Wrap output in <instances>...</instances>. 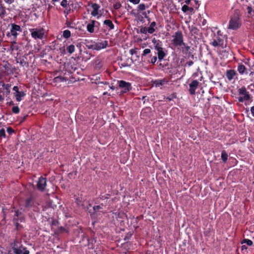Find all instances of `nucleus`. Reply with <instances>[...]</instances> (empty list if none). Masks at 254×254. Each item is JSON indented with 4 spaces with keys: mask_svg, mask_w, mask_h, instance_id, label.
<instances>
[{
    "mask_svg": "<svg viewBox=\"0 0 254 254\" xmlns=\"http://www.w3.org/2000/svg\"><path fill=\"white\" fill-rule=\"evenodd\" d=\"M152 42L153 44V48L152 49L155 50V54L157 56L151 55L148 62L150 64H155L157 59H158V61L160 62L164 60L168 55V51L166 49L163 48V43L159 40H156L154 38L152 39Z\"/></svg>",
    "mask_w": 254,
    "mask_h": 254,
    "instance_id": "nucleus-1",
    "label": "nucleus"
},
{
    "mask_svg": "<svg viewBox=\"0 0 254 254\" xmlns=\"http://www.w3.org/2000/svg\"><path fill=\"white\" fill-rule=\"evenodd\" d=\"M241 17L240 11L238 9H235L229 22L228 28L233 30L239 29L242 25Z\"/></svg>",
    "mask_w": 254,
    "mask_h": 254,
    "instance_id": "nucleus-2",
    "label": "nucleus"
},
{
    "mask_svg": "<svg viewBox=\"0 0 254 254\" xmlns=\"http://www.w3.org/2000/svg\"><path fill=\"white\" fill-rule=\"evenodd\" d=\"M10 213H14L12 216V223L15 227V229L16 231L20 230L22 228V226L19 223L24 222L25 221V217L24 215L19 210H14L13 208L9 210Z\"/></svg>",
    "mask_w": 254,
    "mask_h": 254,
    "instance_id": "nucleus-3",
    "label": "nucleus"
},
{
    "mask_svg": "<svg viewBox=\"0 0 254 254\" xmlns=\"http://www.w3.org/2000/svg\"><path fill=\"white\" fill-rule=\"evenodd\" d=\"M39 205V203L36 201L35 197L33 195L27 197L25 200L24 206L28 210L33 207V211L38 212L40 210Z\"/></svg>",
    "mask_w": 254,
    "mask_h": 254,
    "instance_id": "nucleus-4",
    "label": "nucleus"
},
{
    "mask_svg": "<svg viewBox=\"0 0 254 254\" xmlns=\"http://www.w3.org/2000/svg\"><path fill=\"white\" fill-rule=\"evenodd\" d=\"M173 40H172V44L175 47H179L182 45L184 42V36L181 31H177L173 36Z\"/></svg>",
    "mask_w": 254,
    "mask_h": 254,
    "instance_id": "nucleus-5",
    "label": "nucleus"
},
{
    "mask_svg": "<svg viewBox=\"0 0 254 254\" xmlns=\"http://www.w3.org/2000/svg\"><path fill=\"white\" fill-rule=\"evenodd\" d=\"M118 87L121 89L120 95H123L129 92L132 89L131 84L130 82L125 80H121L118 81Z\"/></svg>",
    "mask_w": 254,
    "mask_h": 254,
    "instance_id": "nucleus-6",
    "label": "nucleus"
},
{
    "mask_svg": "<svg viewBox=\"0 0 254 254\" xmlns=\"http://www.w3.org/2000/svg\"><path fill=\"white\" fill-rule=\"evenodd\" d=\"M31 36L34 39L42 40L45 34L44 30L42 28L29 29Z\"/></svg>",
    "mask_w": 254,
    "mask_h": 254,
    "instance_id": "nucleus-7",
    "label": "nucleus"
},
{
    "mask_svg": "<svg viewBox=\"0 0 254 254\" xmlns=\"http://www.w3.org/2000/svg\"><path fill=\"white\" fill-rule=\"evenodd\" d=\"M5 72L7 74L12 75L15 74V77L17 76V75L19 74L17 68L15 66H12L8 62H6V63L3 66Z\"/></svg>",
    "mask_w": 254,
    "mask_h": 254,
    "instance_id": "nucleus-8",
    "label": "nucleus"
},
{
    "mask_svg": "<svg viewBox=\"0 0 254 254\" xmlns=\"http://www.w3.org/2000/svg\"><path fill=\"white\" fill-rule=\"evenodd\" d=\"M21 31L22 29L19 25L14 23H11L10 33H8L7 36L8 37L13 36L14 37H16L18 34L17 32H21Z\"/></svg>",
    "mask_w": 254,
    "mask_h": 254,
    "instance_id": "nucleus-9",
    "label": "nucleus"
},
{
    "mask_svg": "<svg viewBox=\"0 0 254 254\" xmlns=\"http://www.w3.org/2000/svg\"><path fill=\"white\" fill-rule=\"evenodd\" d=\"M212 40L210 42V44L214 47L221 46L223 44V40L219 36H216L215 33H214Z\"/></svg>",
    "mask_w": 254,
    "mask_h": 254,
    "instance_id": "nucleus-10",
    "label": "nucleus"
},
{
    "mask_svg": "<svg viewBox=\"0 0 254 254\" xmlns=\"http://www.w3.org/2000/svg\"><path fill=\"white\" fill-rule=\"evenodd\" d=\"M225 76L229 81L238 79V73L234 69L227 70L225 72Z\"/></svg>",
    "mask_w": 254,
    "mask_h": 254,
    "instance_id": "nucleus-11",
    "label": "nucleus"
},
{
    "mask_svg": "<svg viewBox=\"0 0 254 254\" xmlns=\"http://www.w3.org/2000/svg\"><path fill=\"white\" fill-rule=\"evenodd\" d=\"M47 184V179L43 177H40L37 183V187L38 190L43 191L45 190Z\"/></svg>",
    "mask_w": 254,
    "mask_h": 254,
    "instance_id": "nucleus-12",
    "label": "nucleus"
},
{
    "mask_svg": "<svg viewBox=\"0 0 254 254\" xmlns=\"http://www.w3.org/2000/svg\"><path fill=\"white\" fill-rule=\"evenodd\" d=\"M108 46V42L106 40L102 42L96 43L91 45V48L95 50H100L102 49L106 48Z\"/></svg>",
    "mask_w": 254,
    "mask_h": 254,
    "instance_id": "nucleus-13",
    "label": "nucleus"
},
{
    "mask_svg": "<svg viewBox=\"0 0 254 254\" xmlns=\"http://www.w3.org/2000/svg\"><path fill=\"white\" fill-rule=\"evenodd\" d=\"M199 85V82L197 80H193L189 84V92L191 95H194L195 93V90L198 88Z\"/></svg>",
    "mask_w": 254,
    "mask_h": 254,
    "instance_id": "nucleus-14",
    "label": "nucleus"
},
{
    "mask_svg": "<svg viewBox=\"0 0 254 254\" xmlns=\"http://www.w3.org/2000/svg\"><path fill=\"white\" fill-rule=\"evenodd\" d=\"M177 48L178 49L181 51L184 54H189V55L191 54V53L190 52V46H188L185 42L182 44V45Z\"/></svg>",
    "mask_w": 254,
    "mask_h": 254,
    "instance_id": "nucleus-15",
    "label": "nucleus"
},
{
    "mask_svg": "<svg viewBox=\"0 0 254 254\" xmlns=\"http://www.w3.org/2000/svg\"><path fill=\"white\" fill-rule=\"evenodd\" d=\"M13 254H29V251L26 248L21 247L18 248H13Z\"/></svg>",
    "mask_w": 254,
    "mask_h": 254,
    "instance_id": "nucleus-16",
    "label": "nucleus"
},
{
    "mask_svg": "<svg viewBox=\"0 0 254 254\" xmlns=\"http://www.w3.org/2000/svg\"><path fill=\"white\" fill-rule=\"evenodd\" d=\"M103 25L108 31L113 30L115 28V25L112 20L110 19H106L103 21Z\"/></svg>",
    "mask_w": 254,
    "mask_h": 254,
    "instance_id": "nucleus-17",
    "label": "nucleus"
},
{
    "mask_svg": "<svg viewBox=\"0 0 254 254\" xmlns=\"http://www.w3.org/2000/svg\"><path fill=\"white\" fill-rule=\"evenodd\" d=\"M238 92L240 95H244V99H245L246 101H248L250 99V95L245 87H242L239 89Z\"/></svg>",
    "mask_w": 254,
    "mask_h": 254,
    "instance_id": "nucleus-18",
    "label": "nucleus"
},
{
    "mask_svg": "<svg viewBox=\"0 0 254 254\" xmlns=\"http://www.w3.org/2000/svg\"><path fill=\"white\" fill-rule=\"evenodd\" d=\"M86 29L90 33L95 32V20H90V22L87 25Z\"/></svg>",
    "mask_w": 254,
    "mask_h": 254,
    "instance_id": "nucleus-19",
    "label": "nucleus"
},
{
    "mask_svg": "<svg viewBox=\"0 0 254 254\" xmlns=\"http://www.w3.org/2000/svg\"><path fill=\"white\" fill-rule=\"evenodd\" d=\"M54 232L55 234L57 235L63 234L64 233H68L69 232L68 230L66 228L62 226L58 227L57 228L54 229Z\"/></svg>",
    "mask_w": 254,
    "mask_h": 254,
    "instance_id": "nucleus-20",
    "label": "nucleus"
},
{
    "mask_svg": "<svg viewBox=\"0 0 254 254\" xmlns=\"http://www.w3.org/2000/svg\"><path fill=\"white\" fill-rule=\"evenodd\" d=\"M151 113V108L150 107H146L141 111L140 116L143 117H149Z\"/></svg>",
    "mask_w": 254,
    "mask_h": 254,
    "instance_id": "nucleus-21",
    "label": "nucleus"
},
{
    "mask_svg": "<svg viewBox=\"0 0 254 254\" xmlns=\"http://www.w3.org/2000/svg\"><path fill=\"white\" fill-rule=\"evenodd\" d=\"M93 11L91 12V15L93 16H97L99 13V9L100 7L99 4L96 3H93L92 5Z\"/></svg>",
    "mask_w": 254,
    "mask_h": 254,
    "instance_id": "nucleus-22",
    "label": "nucleus"
},
{
    "mask_svg": "<svg viewBox=\"0 0 254 254\" xmlns=\"http://www.w3.org/2000/svg\"><path fill=\"white\" fill-rule=\"evenodd\" d=\"M237 70L239 73L241 75L248 73L247 68L242 64H239Z\"/></svg>",
    "mask_w": 254,
    "mask_h": 254,
    "instance_id": "nucleus-23",
    "label": "nucleus"
},
{
    "mask_svg": "<svg viewBox=\"0 0 254 254\" xmlns=\"http://www.w3.org/2000/svg\"><path fill=\"white\" fill-rule=\"evenodd\" d=\"M156 23L155 21L152 22L149 26L147 27L148 33L153 34L155 31V27H156Z\"/></svg>",
    "mask_w": 254,
    "mask_h": 254,
    "instance_id": "nucleus-24",
    "label": "nucleus"
},
{
    "mask_svg": "<svg viewBox=\"0 0 254 254\" xmlns=\"http://www.w3.org/2000/svg\"><path fill=\"white\" fill-rule=\"evenodd\" d=\"M25 59H26L25 57H22V58H20L18 60H19V61L18 60H16L17 63H19L21 66H26L28 67L29 66V64L27 62H26L25 60Z\"/></svg>",
    "mask_w": 254,
    "mask_h": 254,
    "instance_id": "nucleus-25",
    "label": "nucleus"
},
{
    "mask_svg": "<svg viewBox=\"0 0 254 254\" xmlns=\"http://www.w3.org/2000/svg\"><path fill=\"white\" fill-rule=\"evenodd\" d=\"M26 95V93L24 91H20L17 95H15L16 100L17 102H20L22 100V98Z\"/></svg>",
    "mask_w": 254,
    "mask_h": 254,
    "instance_id": "nucleus-26",
    "label": "nucleus"
},
{
    "mask_svg": "<svg viewBox=\"0 0 254 254\" xmlns=\"http://www.w3.org/2000/svg\"><path fill=\"white\" fill-rule=\"evenodd\" d=\"M2 85L4 88V92L6 95H9L10 90V88L11 87V84H5L4 82H2Z\"/></svg>",
    "mask_w": 254,
    "mask_h": 254,
    "instance_id": "nucleus-27",
    "label": "nucleus"
},
{
    "mask_svg": "<svg viewBox=\"0 0 254 254\" xmlns=\"http://www.w3.org/2000/svg\"><path fill=\"white\" fill-rule=\"evenodd\" d=\"M167 82V81L164 79H157L155 80L154 82V84L156 86H160L164 85Z\"/></svg>",
    "mask_w": 254,
    "mask_h": 254,
    "instance_id": "nucleus-28",
    "label": "nucleus"
},
{
    "mask_svg": "<svg viewBox=\"0 0 254 254\" xmlns=\"http://www.w3.org/2000/svg\"><path fill=\"white\" fill-rule=\"evenodd\" d=\"M247 10L248 14V17L252 18L254 17V9H253L251 6H248L247 7Z\"/></svg>",
    "mask_w": 254,
    "mask_h": 254,
    "instance_id": "nucleus-29",
    "label": "nucleus"
},
{
    "mask_svg": "<svg viewBox=\"0 0 254 254\" xmlns=\"http://www.w3.org/2000/svg\"><path fill=\"white\" fill-rule=\"evenodd\" d=\"M6 14L5 7L2 5H0V17L3 18Z\"/></svg>",
    "mask_w": 254,
    "mask_h": 254,
    "instance_id": "nucleus-30",
    "label": "nucleus"
},
{
    "mask_svg": "<svg viewBox=\"0 0 254 254\" xmlns=\"http://www.w3.org/2000/svg\"><path fill=\"white\" fill-rule=\"evenodd\" d=\"M107 205V203H101L99 205H95L94 207H93V210L95 211V212H96L100 209H103V207H105Z\"/></svg>",
    "mask_w": 254,
    "mask_h": 254,
    "instance_id": "nucleus-31",
    "label": "nucleus"
},
{
    "mask_svg": "<svg viewBox=\"0 0 254 254\" xmlns=\"http://www.w3.org/2000/svg\"><path fill=\"white\" fill-rule=\"evenodd\" d=\"M147 7H148V6L143 3H139L137 7V10L138 11H142L145 10Z\"/></svg>",
    "mask_w": 254,
    "mask_h": 254,
    "instance_id": "nucleus-32",
    "label": "nucleus"
},
{
    "mask_svg": "<svg viewBox=\"0 0 254 254\" xmlns=\"http://www.w3.org/2000/svg\"><path fill=\"white\" fill-rule=\"evenodd\" d=\"M221 159L224 163H226L228 160V154L225 150H223L221 152Z\"/></svg>",
    "mask_w": 254,
    "mask_h": 254,
    "instance_id": "nucleus-33",
    "label": "nucleus"
},
{
    "mask_svg": "<svg viewBox=\"0 0 254 254\" xmlns=\"http://www.w3.org/2000/svg\"><path fill=\"white\" fill-rule=\"evenodd\" d=\"M68 53L70 54H72L75 51V46L73 44H71L66 47Z\"/></svg>",
    "mask_w": 254,
    "mask_h": 254,
    "instance_id": "nucleus-34",
    "label": "nucleus"
},
{
    "mask_svg": "<svg viewBox=\"0 0 254 254\" xmlns=\"http://www.w3.org/2000/svg\"><path fill=\"white\" fill-rule=\"evenodd\" d=\"M63 36L65 39H68L71 36V32L68 30H65L63 31Z\"/></svg>",
    "mask_w": 254,
    "mask_h": 254,
    "instance_id": "nucleus-35",
    "label": "nucleus"
},
{
    "mask_svg": "<svg viewBox=\"0 0 254 254\" xmlns=\"http://www.w3.org/2000/svg\"><path fill=\"white\" fill-rule=\"evenodd\" d=\"M54 80L56 82H62V81H66L68 79L66 77H63L62 76H59L54 78Z\"/></svg>",
    "mask_w": 254,
    "mask_h": 254,
    "instance_id": "nucleus-36",
    "label": "nucleus"
},
{
    "mask_svg": "<svg viewBox=\"0 0 254 254\" xmlns=\"http://www.w3.org/2000/svg\"><path fill=\"white\" fill-rule=\"evenodd\" d=\"M11 111L13 113L17 114L20 112V109L17 106H13L11 109Z\"/></svg>",
    "mask_w": 254,
    "mask_h": 254,
    "instance_id": "nucleus-37",
    "label": "nucleus"
},
{
    "mask_svg": "<svg viewBox=\"0 0 254 254\" xmlns=\"http://www.w3.org/2000/svg\"><path fill=\"white\" fill-rule=\"evenodd\" d=\"M102 66V64L99 60H96L95 62V68H100Z\"/></svg>",
    "mask_w": 254,
    "mask_h": 254,
    "instance_id": "nucleus-38",
    "label": "nucleus"
},
{
    "mask_svg": "<svg viewBox=\"0 0 254 254\" xmlns=\"http://www.w3.org/2000/svg\"><path fill=\"white\" fill-rule=\"evenodd\" d=\"M59 224V222L58 221H57V220H55V219H54L52 220V230H54V229H55L56 228H54V226H58Z\"/></svg>",
    "mask_w": 254,
    "mask_h": 254,
    "instance_id": "nucleus-39",
    "label": "nucleus"
},
{
    "mask_svg": "<svg viewBox=\"0 0 254 254\" xmlns=\"http://www.w3.org/2000/svg\"><path fill=\"white\" fill-rule=\"evenodd\" d=\"M110 196V194L107 193L104 195L101 194L99 196V199L101 200H105L108 199Z\"/></svg>",
    "mask_w": 254,
    "mask_h": 254,
    "instance_id": "nucleus-40",
    "label": "nucleus"
},
{
    "mask_svg": "<svg viewBox=\"0 0 254 254\" xmlns=\"http://www.w3.org/2000/svg\"><path fill=\"white\" fill-rule=\"evenodd\" d=\"M246 243L248 246H252L253 244V242L249 239H244L242 241V244Z\"/></svg>",
    "mask_w": 254,
    "mask_h": 254,
    "instance_id": "nucleus-41",
    "label": "nucleus"
},
{
    "mask_svg": "<svg viewBox=\"0 0 254 254\" xmlns=\"http://www.w3.org/2000/svg\"><path fill=\"white\" fill-rule=\"evenodd\" d=\"M65 25L66 26V27L67 28H74V27L72 26V22L70 21L69 20H68V19H67L65 21Z\"/></svg>",
    "mask_w": 254,
    "mask_h": 254,
    "instance_id": "nucleus-42",
    "label": "nucleus"
},
{
    "mask_svg": "<svg viewBox=\"0 0 254 254\" xmlns=\"http://www.w3.org/2000/svg\"><path fill=\"white\" fill-rule=\"evenodd\" d=\"M151 53V50L149 49H145L143 50L142 54V57H145Z\"/></svg>",
    "mask_w": 254,
    "mask_h": 254,
    "instance_id": "nucleus-43",
    "label": "nucleus"
},
{
    "mask_svg": "<svg viewBox=\"0 0 254 254\" xmlns=\"http://www.w3.org/2000/svg\"><path fill=\"white\" fill-rule=\"evenodd\" d=\"M121 6L122 4L120 2H116L113 5L114 8L116 10L120 9Z\"/></svg>",
    "mask_w": 254,
    "mask_h": 254,
    "instance_id": "nucleus-44",
    "label": "nucleus"
},
{
    "mask_svg": "<svg viewBox=\"0 0 254 254\" xmlns=\"http://www.w3.org/2000/svg\"><path fill=\"white\" fill-rule=\"evenodd\" d=\"M140 32L142 34H147L148 33L147 27H141L140 29Z\"/></svg>",
    "mask_w": 254,
    "mask_h": 254,
    "instance_id": "nucleus-45",
    "label": "nucleus"
},
{
    "mask_svg": "<svg viewBox=\"0 0 254 254\" xmlns=\"http://www.w3.org/2000/svg\"><path fill=\"white\" fill-rule=\"evenodd\" d=\"M6 134L5 130L3 128H1L0 129V137H5Z\"/></svg>",
    "mask_w": 254,
    "mask_h": 254,
    "instance_id": "nucleus-46",
    "label": "nucleus"
},
{
    "mask_svg": "<svg viewBox=\"0 0 254 254\" xmlns=\"http://www.w3.org/2000/svg\"><path fill=\"white\" fill-rule=\"evenodd\" d=\"M61 5L62 7L64 8L66 7L67 5V0H63L61 2Z\"/></svg>",
    "mask_w": 254,
    "mask_h": 254,
    "instance_id": "nucleus-47",
    "label": "nucleus"
},
{
    "mask_svg": "<svg viewBox=\"0 0 254 254\" xmlns=\"http://www.w3.org/2000/svg\"><path fill=\"white\" fill-rule=\"evenodd\" d=\"M189 6H188L187 5H184L182 7V10L184 12H186L189 10Z\"/></svg>",
    "mask_w": 254,
    "mask_h": 254,
    "instance_id": "nucleus-48",
    "label": "nucleus"
},
{
    "mask_svg": "<svg viewBox=\"0 0 254 254\" xmlns=\"http://www.w3.org/2000/svg\"><path fill=\"white\" fill-rule=\"evenodd\" d=\"M249 76L251 77L250 81L254 82V71H251L249 74Z\"/></svg>",
    "mask_w": 254,
    "mask_h": 254,
    "instance_id": "nucleus-49",
    "label": "nucleus"
},
{
    "mask_svg": "<svg viewBox=\"0 0 254 254\" xmlns=\"http://www.w3.org/2000/svg\"><path fill=\"white\" fill-rule=\"evenodd\" d=\"M130 2L134 4H137L140 2V0H128Z\"/></svg>",
    "mask_w": 254,
    "mask_h": 254,
    "instance_id": "nucleus-50",
    "label": "nucleus"
},
{
    "mask_svg": "<svg viewBox=\"0 0 254 254\" xmlns=\"http://www.w3.org/2000/svg\"><path fill=\"white\" fill-rule=\"evenodd\" d=\"M100 25V23L98 21L95 20V29H96L98 30Z\"/></svg>",
    "mask_w": 254,
    "mask_h": 254,
    "instance_id": "nucleus-51",
    "label": "nucleus"
},
{
    "mask_svg": "<svg viewBox=\"0 0 254 254\" xmlns=\"http://www.w3.org/2000/svg\"><path fill=\"white\" fill-rule=\"evenodd\" d=\"M6 131L10 134L14 132V130L11 127H8L6 129Z\"/></svg>",
    "mask_w": 254,
    "mask_h": 254,
    "instance_id": "nucleus-52",
    "label": "nucleus"
},
{
    "mask_svg": "<svg viewBox=\"0 0 254 254\" xmlns=\"http://www.w3.org/2000/svg\"><path fill=\"white\" fill-rule=\"evenodd\" d=\"M129 54L131 55H133L136 53V50L134 49H131L129 50Z\"/></svg>",
    "mask_w": 254,
    "mask_h": 254,
    "instance_id": "nucleus-53",
    "label": "nucleus"
},
{
    "mask_svg": "<svg viewBox=\"0 0 254 254\" xmlns=\"http://www.w3.org/2000/svg\"><path fill=\"white\" fill-rule=\"evenodd\" d=\"M15 0H4V2L7 4H10L14 2Z\"/></svg>",
    "mask_w": 254,
    "mask_h": 254,
    "instance_id": "nucleus-54",
    "label": "nucleus"
},
{
    "mask_svg": "<svg viewBox=\"0 0 254 254\" xmlns=\"http://www.w3.org/2000/svg\"><path fill=\"white\" fill-rule=\"evenodd\" d=\"M77 205H79L81 204V200L80 198H77L75 201Z\"/></svg>",
    "mask_w": 254,
    "mask_h": 254,
    "instance_id": "nucleus-55",
    "label": "nucleus"
},
{
    "mask_svg": "<svg viewBox=\"0 0 254 254\" xmlns=\"http://www.w3.org/2000/svg\"><path fill=\"white\" fill-rule=\"evenodd\" d=\"M7 210L6 209H2V211H3V219H5L6 218V213H7V212L6 211Z\"/></svg>",
    "mask_w": 254,
    "mask_h": 254,
    "instance_id": "nucleus-56",
    "label": "nucleus"
},
{
    "mask_svg": "<svg viewBox=\"0 0 254 254\" xmlns=\"http://www.w3.org/2000/svg\"><path fill=\"white\" fill-rule=\"evenodd\" d=\"M193 64V62L192 61H190L187 63V64L189 66H191Z\"/></svg>",
    "mask_w": 254,
    "mask_h": 254,
    "instance_id": "nucleus-57",
    "label": "nucleus"
},
{
    "mask_svg": "<svg viewBox=\"0 0 254 254\" xmlns=\"http://www.w3.org/2000/svg\"><path fill=\"white\" fill-rule=\"evenodd\" d=\"M238 100L240 102H243L244 100H245V99H244V97H240L238 98Z\"/></svg>",
    "mask_w": 254,
    "mask_h": 254,
    "instance_id": "nucleus-58",
    "label": "nucleus"
},
{
    "mask_svg": "<svg viewBox=\"0 0 254 254\" xmlns=\"http://www.w3.org/2000/svg\"><path fill=\"white\" fill-rule=\"evenodd\" d=\"M251 112L253 116L254 117V106L251 107Z\"/></svg>",
    "mask_w": 254,
    "mask_h": 254,
    "instance_id": "nucleus-59",
    "label": "nucleus"
},
{
    "mask_svg": "<svg viewBox=\"0 0 254 254\" xmlns=\"http://www.w3.org/2000/svg\"><path fill=\"white\" fill-rule=\"evenodd\" d=\"M206 23H207V21H206V19H203V20H202V22H201L202 25V26H204V25H205L206 24Z\"/></svg>",
    "mask_w": 254,
    "mask_h": 254,
    "instance_id": "nucleus-60",
    "label": "nucleus"
},
{
    "mask_svg": "<svg viewBox=\"0 0 254 254\" xmlns=\"http://www.w3.org/2000/svg\"><path fill=\"white\" fill-rule=\"evenodd\" d=\"M13 90L15 92H16L18 90H19V88L17 86H14L13 87Z\"/></svg>",
    "mask_w": 254,
    "mask_h": 254,
    "instance_id": "nucleus-61",
    "label": "nucleus"
},
{
    "mask_svg": "<svg viewBox=\"0 0 254 254\" xmlns=\"http://www.w3.org/2000/svg\"><path fill=\"white\" fill-rule=\"evenodd\" d=\"M142 14L144 16V17L146 18H147L148 19V21H150V18L147 16V13L146 12H144L142 13Z\"/></svg>",
    "mask_w": 254,
    "mask_h": 254,
    "instance_id": "nucleus-62",
    "label": "nucleus"
},
{
    "mask_svg": "<svg viewBox=\"0 0 254 254\" xmlns=\"http://www.w3.org/2000/svg\"><path fill=\"white\" fill-rule=\"evenodd\" d=\"M192 31L194 32V33H195V34H197V31H198V29H197L196 28L194 27V28L192 29Z\"/></svg>",
    "mask_w": 254,
    "mask_h": 254,
    "instance_id": "nucleus-63",
    "label": "nucleus"
},
{
    "mask_svg": "<svg viewBox=\"0 0 254 254\" xmlns=\"http://www.w3.org/2000/svg\"><path fill=\"white\" fill-rule=\"evenodd\" d=\"M216 36H219L220 37L222 36L221 32L220 30H218L217 31V35H216Z\"/></svg>",
    "mask_w": 254,
    "mask_h": 254,
    "instance_id": "nucleus-64",
    "label": "nucleus"
}]
</instances>
